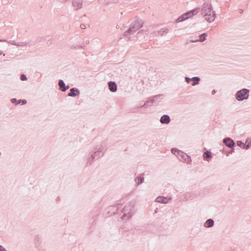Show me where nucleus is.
Segmentation results:
<instances>
[{"mask_svg": "<svg viewBox=\"0 0 251 251\" xmlns=\"http://www.w3.org/2000/svg\"><path fill=\"white\" fill-rule=\"evenodd\" d=\"M214 225V221L212 219H207L204 223V226L206 228L212 227Z\"/></svg>", "mask_w": 251, "mask_h": 251, "instance_id": "obj_18", "label": "nucleus"}, {"mask_svg": "<svg viewBox=\"0 0 251 251\" xmlns=\"http://www.w3.org/2000/svg\"><path fill=\"white\" fill-rule=\"evenodd\" d=\"M145 31L144 30V29H141V30H140L137 34V37H139L140 36V34H143L144 32H145Z\"/></svg>", "mask_w": 251, "mask_h": 251, "instance_id": "obj_32", "label": "nucleus"}, {"mask_svg": "<svg viewBox=\"0 0 251 251\" xmlns=\"http://www.w3.org/2000/svg\"><path fill=\"white\" fill-rule=\"evenodd\" d=\"M172 200V197L171 196H159L156 197L154 200V201L158 203H161L162 204H167L170 203Z\"/></svg>", "mask_w": 251, "mask_h": 251, "instance_id": "obj_10", "label": "nucleus"}, {"mask_svg": "<svg viewBox=\"0 0 251 251\" xmlns=\"http://www.w3.org/2000/svg\"><path fill=\"white\" fill-rule=\"evenodd\" d=\"M249 89L243 88L235 93V97L238 101H243L247 100L249 96Z\"/></svg>", "mask_w": 251, "mask_h": 251, "instance_id": "obj_7", "label": "nucleus"}, {"mask_svg": "<svg viewBox=\"0 0 251 251\" xmlns=\"http://www.w3.org/2000/svg\"><path fill=\"white\" fill-rule=\"evenodd\" d=\"M246 143L242 142V141L238 140L236 142V145L237 146L245 150H248L250 148V145H246Z\"/></svg>", "mask_w": 251, "mask_h": 251, "instance_id": "obj_17", "label": "nucleus"}, {"mask_svg": "<svg viewBox=\"0 0 251 251\" xmlns=\"http://www.w3.org/2000/svg\"><path fill=\"white\" fill-rule=\"evenodd\" d=\"M10 102L12 103L15 104V105H17L20 103H21L22 105H25L27 103V101L25 100H17L16 98H12L10 100Z\"/></svg>", "mask_w": 251, "mask_h": 251, "instance_id": "obj_14", "label": "nucleus"}, {"mask_svg": "<svg viewBox=\"0 0 251 251\" xmlns=\"http://www.w3.org/2000/svg\"><path fill=\"white\" fill-rule=\"evenodd\" d=\"M208 36L207 33L204 32L199 35V39L196 40V41H199V42H204L206 39V37Z\"/></svg>", "mask_w": 251, "mask_h": 251, "instance_id": "obj_22", "label": "nucleus"}, {"mask_svg": "<svg viewBox=\"0 0 251 251\" xmlns=\"http://www.w3.org/2000/svg\"><path fill=\"white\" fill-rule=\"evenodd\" d=\"M240 10L242 11L241 9H240ZM240 13H242L243 11H240Z\"/></svg>", "mask_w": 251, "mask_h": 251, "instance_id": "obj_44", "label": "nucleus"}, {"mask_svg": "<svg viewBox=\"0 0 251 251\" xmlns=\"http://www.w3.org/2000/svg\"><path fill=\"white\" fill-rule=\"evenodd\" d=\"M171 152L175 155L178 160L181 162L190 164L192 163L191 157L190 155L181 151L176 148H173L171 150Z\"/></svg>", "mask_w": 251, "mask_h": 251, "instance_id": "obj_4", "label": "nucleus"}, {"mask_svg": "<svg viewBox=\"0 0 251 251\" xmlns=\"http://www.w3.org/2000/svg\"><path fill=\"white\" fill-rule=\"evenodd\" d=\"M185 198H186V199L189 198L188 197V195H186Z\"/></svg>", "mask_w": 251, "mask_h": 251, "instance_id": "obj_43", "label": "nucleus"}, {"mask_svg": "<svg viewBox=\"0 0 251 251\" xmlns=\"http://www.w3.org/2000/svg\"><path fill=\"white\" fill-rule=\"evenodd\" d=\"M59 199L60 198L59 197H57L56 198V201H58Z\"/></svg>", "mask_w": 251, "mask_h": 251, "instance_id": "obj_41", "label": "nucleus"}, {"mask_svg": "<svg viewBox=\"0 0 251 251\" xmlns=\"http://www.w3.org/2000/svg\"><path fill=\"white\" fill-rule=\"evenodd\" d=\"M109 90L112 92H115L117 90V85L115 81H110L108 82Z\"/></svg>", "mask_w": 251, "mask_h": 251, "instance_id": "obj_13", "label": "nucleus"}, {"mask_svg": "<svg viewBox=\"0 0 251 251\" xmlns=\"http://www.w3.org/2000/svg\"><path fill=\"white\" fill-rule=\"evenodd\" d=\"M216 93V91L215 90H213L211 92V94L212 95H215V94Z\"/></svg>", "mask_w": 251, "mask_h": 251, "instance_id": "obj_36", "label": "nucleus"}, {"mask_svg": "<svg viewBox=\"0 0 251 251\" xmlns=\"http://www.w3.org/2000/svg\"><path fill=\"white\" fill-rule=\"evenodd\" d=\"M201 11V7H197L192 10L187 11L181 16H179L175 21L176 23L182 22L189 18H192L196 15Z\"/></svg>", "mask_w": 251, "mask_h": 251, "instance_id": "obj_5", "label": "nucleus"}, {"mask_svg": "<svg viewBox=\"0 0 251 251\" xmlns=\"http://www.w3.org/2000/svg\"><path fill=\"white\" fill-rule=\"evenodd\" d=\"M0 41H6V39H0Z\"/></svg>", "mask_w": 251, "mask_h": 251, "instance_id": "obj_38", "label": "nucleus"}, {"mask_svg": "<svg viewBox=\"0 0 251 251\" xmlns=\"http://www.w3.org/2000/svg\"><path fill=\"white\" fill-rule=\"evenodd\" d=\"M20 79L22 81H25L27 79V77L25 74H22L20 75Z\"/></svg>", "mask_w": 251, "mask_h": 251, "instance_id": "obj_28", "label": "nucleus"}, {"mask_svg": "<svg viewBox=\"0 0 251 251\" xmlns=\"http://www.w3.org/2000/svg\"><path fill=\"white\" fill-rule=\"evenodd\" d=\"M185 80L187 83H189L191 80H192V77L190 78L188 76L185 77Z\"/></svg>", "mask_w": 251, "mask_h": 251, "instance_id": "obj_30", "label": "nucleus"}, {"mask_svg": "<svg viewBox=\"0 0 251 251\" xmlns=\"http://www.w3.org/2000/svg\"><path fill=\"white\" fill-rule=\"evenodd\" d=\"M57 0L60 2L64 3L67 0Z\"/></svg>", "mask_w": 251, "mask_h": 251, "instance_id": "obj_35", "label": "nucleus"}, {"mask_svg": "<svg viewBox=\"0 0 251 251\" xmlns=\"http://www.w3.org/2000/svg\"><path fill=\"white\" fill-rule=\"evenodd\" d=\"M104 144V143H102L101 145H98L92 150H89L87 157V166L91 165L95 160H97L103 156L107 150V148H105Z\"/></svg>", "mask_w": 251, "mask_h": 251, "instance_id": "obj_1", "label": "nucleus"}, {"mask_svg": "<svg viewBox=\"0 0 251 251\" xmlns=\"http://www.w3.org/2000/svg\"><path fill=\"white\" fill-rule=\"evenodd\" d=\"M3 53V52L2 50H0V55H1Z\"/></svg>", "mask_w": 251, "mask_h": 251, "instance_id": "obj_40", "label": "nucleus"}, {"mask_svg": "<svg viewBox=\"0 0 251 251\" xmlns=\"http://www.w3.org/2000/svg\"><path fill=\"white\" fill-rule=\"evenodd\" d=\"M223 142L224 144L226 146V147L231 148V149L234 148V147L236 146V144L233 141V139H232L230 137H225L223 140ZM234 152V151L232 150H231L229 153H232Z\"/></svg>", "mask_w": 251, "mask_h": 251, "instance_id": "obj_9", "label": "nucleus"}, {"mask_svg": "<svg viewBox=\"0 0 251 251\" xmlns=\"http://www.w3.org/2000/svg\"><path fill=\"white\" fill-rule=\"evenodd\" d=\"M79 90L77 88L73 87L70 89V92L68 94V96L71 97H75L79 95Z\"/></svg>", "mask_w": 251, "mask_h": 251, "instance_id": "obj_12", "label": "nucleus"}, {"mask_svg": "<svg viewBox=\"0 0 251 251\" xmlns=\"http://www.w3.org/2000/svg\"><path fill=\"white\" fill-rule=\"evenodd\" d=\"M82 0H72V6L74 8L75 10H78L82 7Z\"/></svg>", "mask_w": 251, "mask_h": 251, "instance_id": "obj_11", "label": "nucleus"}, {"mask_svg": "<svg viewBox=\"0 0 251 251\" xmlns=\"http://www.w3.org/2000/svg\"><path fill=\"white\" fill-rule=\"evenodd\" d=\"M115 204H123V203L122 202H119V203H116Z\"/></svg>", "mask_w": 251, "mask_h": 251, "instance_id": "obj_42", "label": "nucleus"}, {"mask_svg": "<svg viewBox=\"0 0 251 251\" xmlns=\"http://www.w3.org/2000/svg\"><path fill=\"white\" fill-rule=\"evenodd\" d=\"M201 78L199 76H194L192 77V80H191V85L192 86H195L199 84Z\"/></svg>", "mask_w": 251, "mask_h": 251, "instance_id": "obj_23", "label": "nucleus"}, {"mask_svg": "<svg viewBox=\"0 0 251 251\" xmlns=\"http://www.w3.org/2000/svg\"><path fill=\"white\" fill-rule=\"evenodd\" d=\"M80 27L81 29H84L85 28V25L84 24H81L80 25Z\"/></svg>", "mask_w": 251, "mask_h": 251, "instance_id": "obj_34", "label": "nucleus"}, {"mask_svg": "<svg viewBox=\"0 0 251 251\" xmlns=\"http://www.w3.org/2000/svg\"><path fill=\"white\" fill-rule=\"evenodd\" d=\"M245 143H246V145H250V147H251V138L248 137L246 139Z\"/></svg>", "mask_w": 251, "mask_h": 251, "instance_id": "obj_29", "label": "nucleus"}, {"mask_svg": "<svg viewBox=\"0 0 251 251\" xmlns=\"http://www.w3.org/2000/svg\"><path fill=\"white\" fill-rule=\"evenodd\" d=\"M135 181L138 185L141 184L144 181V177L143 176V174H140L138 176H137L135 178Z\"/></svg>", "mask_w": 251, "mask_h": 251, "instance_id": "obj_19", "label": "nucleus"}, {"mask_svg": "<svg viewBox=\"0 0 251 251\" xmlns=\"http://www.w3.org/2000/svg\"><path fill=\"white\" fill-rule=\"evenodd\" d=\"M121 213L123 215L121 217L123 220L125 219L126 220H128L130 218L135 212L134 205H125L124 207L120 210Z\"/></svg>", "mask_w": 251, "mask_h": 251, "instance_id": "obj_6", "label": "nucleus"}, {"mask_svg": "<svg viewBox=\"0 0 251 251\" xmlns=\"http://www.w3.org/2000/svg\"><path fill=\"white\" fill-rule=\"evenodd\" d=\"M48 37H41L40 38V40H41V42L42 41H47V43L48 44V45H50L51 44V42L50 41V39H48Z\"/></svg>", "mask_w": 251, "mask_h": 251, "instance_id": "obj_25", "label": "nucleus"}, {"mask_svg": "<svg viewBox=\"0 0 251 251\" xmlns=\"http://www.w3.org/2000/svg\"><path fill=\"white\" fill-rule=\"evenodd\" d=\"M163 96V94H158L148 98L143 105V107H147L153 103H158L160 101L158 100L162 99Z\"/></svg>", "mask_w": 251, "mask_h": 251, "instance_id": "obj_8", "label": "nucleus"}, {"mask_svg": "<svg viewBox=\"0 0 251 251\" xmlns=\"http://www.w3.org/2000/svg\"><path fill=\"white\" fill-rule=\"evenodd\" d=\"M158 32L161 36H163L165 33L168 32V29L167 28H162Z\"/></svg>", "mask_w": 251, "mask_h": 251, "instance_id": "obj_24", "label": "nucleus"}, {"mask_svg": "<svg viewBox=\"0 0 251 251\" xmlns=\"http://www.w3.org/2000/svg\"><path fill=\"white\" fill-rule=\"evenodd\" d=\"M203 157L204 160L208 161V160L207 159V158H212L213 154L210 151L207 150L204 152V153L203 154Z\"/></svg>", "mask_w": 251, "mask_h": 251, "instance_id": "obj_20", "label": "nucleus"}, {"mask_svg": "<svg viewBox=\"0 0 251 251\" xmlns=\"http://www.w3.org/2000/svg\"><path fill=\"white\" fill-rule=\"evenodd\" d=\"M117 205H111L109 206H108V209L109 210H111L112 209H115L116 211H114L112 212L113 214H119V209L120 208H121V206H120V207H117L116 206ZM120 206H122V205H120Z\"/></svg>", "mask_w": 251, "mask_h": 251, "instance_id": "obj_21", "label": "nucleus"}, {"mask_svg": "<svg viewBox=\"0 0 251 251\" xmlns=\"http://www.w3.org/2000/svg\"><path fill=\"white\" fill-rule=\"evenodd\" d=\"M27 43L26 42H17L16 43V46L17 47H24L25 46Z\"/></svg>", "mask_w": 251, "mask_h": 251, "instance_id": "obj_27", "label": "nucleus"}, {"mask_svg": "<svg viewBox=\"0 0 251 251\" xmlns=\"http://www.w3.org/2000/svg\"><path fill=\"white\" fill-rule=\"evenodd\" d=\"M0 251H6V250L1 245H0Z\"/></svg>", "mask_w": 251, "mask_h": 251, "instance_id": "obj_33", "label": "nucleus"}, {"mask_svg": "<svg viewBox=\"0 0 251 251\" xmlns=\"http://www.w3.org/2000/svg\"><path fill=\"white\" fill-rule=\"evenodd\" d=\"M6 42L12 45H14V46H16V43L17 42H16L15 41H12V40H10L9 41H8L7 40H6Z\"/></svg>", "mask_w": 251, "mask_h": 251, "instance_id": "obj_31", "label": "nucleus"}, {"mask_svg": "<svg viewBox=\"0 0 251 251\" xmlns=\"http://www.w3.org/2000/svg\"><path fill=\"white\" fill-rule=\"evenodd\" d=\"M199 42V41H196V40H190V42H191V43H195V42Z\"/></svg>", "mask_w": 251, "mask_h": 251, "instance_id": "obj_37", "label": "nucleus"}, {"mask_svg": "<svg viewBox=\"0 0 251 251\" xmlns=\"http://www.w3.org/2000/svg\"><path fill=\"white\" fill-rule=\"evenodd\" d=\"M171 121V118L168 115L164 114L162 116L160 122L162 124H168Z\"/></svg>", "mask_w": 251, "mask_h": 251, "instance_id": "obj_16", "label": "nucleus"}, {"mask_svg": "<svg viewBox=\"0 0 251 251\" xmlns=\"http://www.w3.org/2000/svg\"><path fill=\"white\" fill-rule=\"evenodd\" d=\"M158 212V208H156L155 210V213H157Z\"/></svg>", "mask_w": 251, "mask_h": 251, "instance_id": "obj_39", "label": "nucleus"}, {"mask_svg": "<svg viewBox=\"0 0 251 251\" xmlns=\"http://www.w3.org/2000/svg\"><path fill=\"white\" fill-rule=\"evenodd\" d=\"M201 15L208 23L214 21L216 17L215 11L213 10L212 5L208 2H204L201 8Z\"/></svg>", "mask_w": 251, "mask_h": 251, "instance_id": "obj_2", "label": "nucleus"}, {"mask_svg": "<svg viewBox=\"0 0 251 251\" xmlns=\"http://www.w3.org/2000/svg\"><path fill=\"white\" fill-rule=\"evenodd\" d=\"M58 84L60 87V90L62 92H65L70 88L69 85H66L64 81L62 79H59L58 80Z\"/></svg>", "mask_w": 251, "mask_h": 251, "instance_id": "obj_15", "label": "nucleus"}, {"mask_svg": "<svg viewBox=\"0 0 251 251\" xmlns=\"http://www.w3.org/2000/svg\"><path fill=\"white\" fill-rule=\"evenodd\" d=\"M37 42L40 43L41 40H40V37L38 38L37 40L31 42H29L28 43L30 44V46H34Z\"/></svg>", "mask_w": 251, "mask_h": 251, "instance_id": "obj_26", "label": "nucleus"}, {"mask_svg": "<svg viewBox=\"0 0 251 251\" xmlns=\"http://www.w3.org/2000/svg\"><path fill=\"white\" fill-rule=\"evenodd\" d=\"M143 23V22L141 20L137 17L136 20L131 23L129 27L125 31L123 36L127 38L128 41H130L131 37L130 36L142 27Z\"/></svg>", "mask_w": 251, "mask_h": 251, "instance_id": "obj_3", "label": "nucleus"}]
</instances>
